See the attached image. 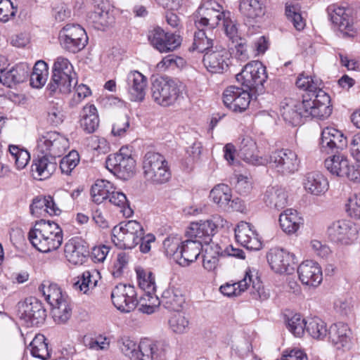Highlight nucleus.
I'll list each match as a JSON object with an SVG mask.
<instances>
[{
	"mask_svg": "<svg viewBox=\"0 0 360 360\" xmlns=\"http://www.w3.org/2000/svg\"><path fill=\"white\" fill-rule=\"evenodd\" d=\"M265 4L262 0H240L239 9L241 13L250 19L261 18L265 13Z\"/></svg>",
	"mask_w": 360,
	"mask_h": 360,
	"instance_id": "nucleus-43",
	"label": "nucleus"
},
{
	"mask_svg": "<svg viewBox=\"0 0 360 360\" xmlns=\"http://www.w3.org/2000/svg\"><path fill=\"white\" fill-rule=\"evenodd\" d=\"M285 15L287 18L292 22L295 28L298 30H302L306 24L305 20L300 13V8L295 5H287L285 7Z\"/></svg>",
	"mask_w": 360,
	"mask_h": 360,
	"instance_id": "nucleus-60",
	"label": "nucleus"
},
{
	"mask_svg": "<svg viewBox=\"0 0 360 360\" xmlns=\"http://www.w3.org/2000/svg\"><path fill=\"white\" fill-rule=\"evenodd\" d=\"M32 69L30 85L34 88H41L45 84L49 76L48 65L44 61L39 60Z\"/></svg>",
	"mask_w": 360,
	"mask_h": 360,
	"instance_id": "nucleus-48",
	"label": "nucleus"
},
{
	"mask_svg": "<svg viewBox=\"0 0 360 360\" xmlns=\"http://www.w3.org/2000/svg\"><path fill=\"white\" fill-rule=\"evenodd\" d=\"M148 39L151 45L160 53L174 51L181 43L179 35L165 32L160 27H154L148 34Z\"/></svg>",
	"mask_w": 360,
	"mask_h": 360,
	"instance_id": "nucleus-18",
	"label": "nucleus"
},
{
	"mask_svg": "<svg viewBox=\"0 0 360 360\" xmlns=\"http://www.w3.org/2000/svg\"><path fill=\"white\" fill-rule=\"evenodd\" d=\"M324 164L332 175L347 177L354 182H360V165L351 164L345 155H334L327 158Z\"/></svg>",
	"mask_w": 360,
	"mask_h": 360,
	"instance_id": "nucleus-13",
	"label": "nucleus"
},
{
	"mask_svg": "<svg viewBox=\"0 0 360 360\" xmlns=\"http://www.w3.org/2000/svg\"><path fill=\"white\" fill-rule=\"evenodd\" d=\"M80 126L87 134L94 133L99 126V117L96 108L93 104L83 107L80 112Z\"/></svg>",
	"mask_w": 360,
	"mask_h": 360,
	"instance_id": "nucleus-40",
	"label": "nucleus"
},
{
	"mask_svg": "<svg viewBox=\"0 0 360 360\" xmlns=\"http://www.w3.org/2000/svg\"><path fill=\"white\" fill-rule=\"evenodd\" d=\"M28 239L33 247L41 252L57 250L63 243V231L53 221L41 220L28 233Z\"/></svg>",
	"mask_w": 360,
	"mask_h": 360,
	"instance_id": "nucleus-2",
	"label": "nucleus"
},
{
	"mask_svg": "<svg viewBox=\"0 0 360 360\" xmlns=\"http://www.w3.org/2000/svg\"><path fill=\"white\" fill-rule=\"evenodd\" d=\"M303 222V219L300 217L297 210L293 209H287L279 216V223L282 230L288 233H295Z\"/></svg>",
	"mask_w": 360,
	"mask_h": 360,
	"instance_id": "nucleus-42",
	"label": "nucleus"
},
{
	"mask_svg": "<svg viewBox=\"0 0 360 360\" xmlns=\"http://www.w3.org/2000/svg\"><path fill=\"white\" fill-rule=\"evenodd\" d=\"M108 200L110 203L120 207L122 209L121 212L123 213L124 216L129 217L133 214V210L129 207L127 197L122 192L115 191V188H114L113 191Z\"/></svg>",
	"mask_w": 360,
	"mask_h": 360,
	"instance_id": "nucleus-54",
	"label": "nucleus"
},
{
	"mask_svg": "<svg viewBox=\"0 0 360 360\" xmlns=\"http://www.w3.org/2000/svg\"><path fill=\"white\" fill-rule=\"evenodd\" d=\"M16 84L24 82L29 77L31 67L26 63H20L12 67Z\"/></svg>",
	"mask_w": 360,
	"mask_h": 360,
	"instance_id": "nucleus-61",
	"label": "nucleus"
},
{
	"mask_svg": "<svg viewBox=\"0 0 360 360\" xmlns=\"http://www.w3.org/2000/svg\"><path fill=\"white\" fill-rule=\"evenodd\" d=\"M198 30L194 34L192 50L205 53L214 49V39L205 33L203 28Z\"/></svg>",
	"mask_w": 360,
	"mask_h": 360,
	"instance_id": "nucleus-50",
	"label": "nucleus"
},
{
	"mask_svg": "<svg viewBox=\"0 0 360 360\" xmlns=\"http://www.w3.org/2000/svg\"><path fill=\"white\" fill-rule=\"evenodd\" d=\"M329 339L338 349L348 352L355 344L353 333L349 326L342 322L331 325L328 330Z\"/></svg>",
	"mask_w": 360,
	"mask_h": 360,
	"instance_id": "nucleus-22",
	"label": "nucleus"
},
{
	"mask_svg": "<svg viewBox=\"0 0 360 360\" xmlns=\"http://www.w3.org/2000/svg\"><path fill=\"white\" fill-rule=\"evenodd\" d=\"M302 184L307 193L316 196L324 194L329 187L328 179L318 172L307 173L303 179Z\"/></svg>",
	"mask_w": 360,
	"mask_h": 360,
	"instance_id": "nucleus-32",
	"label": "nucleus"
},
{
	"mask_svg": "<svg viewBox=\"0 0 360 360\" xmlns=\"http://www.w3.org/2000/svg\"><path fill=\"white\" fill-rule=\"evenodd\" d=\"M226 12L222 6L216 1H205L194 13L195 25L197 29L205 27L214 29L220 24Z\"/></svg>",
	"mask_w": 360,
	"mask_h": 360,
	"instance_id": "nucleus-9",
	"label": "nucleus"
},
{
	"mask_svg": "<svg viewBox=\"0 0 360 360\" xmlns=\"http://www.w3.org/2000/svg\"><path fill=\"white\" fill-rule=\"evenodd\" d=\"M125 82L130 100L142 101L146 96L147 77L137 70H132L127 75Z\"/></svg>",
	"mask_w": 360,
	"mask_h": 360,
	"instance_id": "nucleus-28",
	"label": "nucleus"
},
{
	"mask_svg": "<svg viewBox=\"0 0 360 360\" xmlns=\"http://www.w3.org/2000/svg\"><path fill=\"white\" fill-rule=\"evenodd\" d=\"M179 93L177 84L169 77H160L152 82V98L160 105L166 107L173 105L177 100Z\"/></svg>",
	"mask_w": 360,
	"mask_h": 360,
	"instance_id": "nucleus-10",
	"label": "nucleus"
},
{
	"mask_svg": "<svg viewBox=\"0 0 360 360\" xmlns=\"http://www.w3.org/2000/svg\"><path fill=\"white\" fill-rule=\"evenodd\" d=\"M136 274L139 287L147 295H155L157 285L154 274L142 267L136 268Z\"/></svg>",
	"mask_w": 360,
	"mask_h": 360,
	"instance_id": "nucleus-44",
	"label": "nucleus"
},
{
	"mask_svg": "<svg viewBox=\"0 0 360 360\" xmlns=\"http://www.w3.org/2000/svg\"><path fill=\"white\" fill-rule=\"evenodd\" d=\"M160 301L166 309L179 311L185 304V297L179 288L172 286L163 291Z\"/></svg>",
	"mask_w": 360,
	"mask_h": 360,
	"instance_id": "nucleus-39",
	"label": "nucleus"
},
{
	"mask_svg": "<svg viewBox=\"0 0 360 360\" xmlns=\"http://www.w3.org/2000/svg\"><path fill=\"white\" fill-rule=\"evenodd\" d=\"M202 250V242L199 240L188 239L182 243L177 263L182 266H189L194 262Z\"/></svg>",
	"mask_w": 360,
	"mask_h": 360,
	"instance_id": "nucleus-31",
	"label": "nucleus"
},
{
	"mask_svg": "<svg viewBox=\"0 0 360 360\" xmlns=\"http://www.w3.org/2000/svg\"><path fill=\"white\" fill-rule=\"evenodd\" d=\"M328 11L332 22L344 37H354L356 35V28L350 9L333 5L329 6Z\"/></svg>",
	"mask_w": 360,
	"mask_h": 360,
	"instance_id": "nucleus-19",
	"label": "nucleus"
},
{
	"mask_svg": "<svg viewBox=\"0 0 360 360\" xmlns=\"http://www.w3.org/2000/svg\"><path fill=\"white\" fill-rule=\"evenodd\" d=\"M235 236L237 242L248 250H259L262 248L256 231L249 223L240 222L235 229Z\"/></svg>",
	"mask_w": 360,
	"mask_h": 360,
	"instance_id": "nucleus-30",
	"label": "nucleus"
},
{
	"mask_svg": "<svg viewBox=\"0 0 360 360\" xmlns=\"http://www.w3.org/2000/svg\"><path fill=\"white\" fill-rule=\"evenodd\" d=\"M299 279L304 285L316 287L323 280L322 270L320 265L314 261L306 260L297 268Z\"/></svg>",
	"mask_w": 360,
	"mask_h": 360,
	"instance_id": "nucleus-29",
	"label": "nucleus"
},
{
	"mask_svg": "<svg viewBox=\"0 0 360 360\" xmlns=\"http://www.w3.org/2000/svg\"><path fill=\"white\" fill-rule=\"evenodd\" d=\"M31 354L41 360H53L51 359V350L45 336L42 334H37L30 344Z\"/></svg>",
	"mask_w": 360,
	"mask_h": 360,
	"instance_id": "nucleus-45",
	"label": "nucleus"
},
{
	"mask_svg": "<svg viewBox=\"0 0 360 360\" xmlns=\"http://www.w3.org/2000/svg\"><path fill=\"white\" fill-rule=\"evenodd\" d=\"M347 212L350 217L360 219V193L354 194L349 198Z\"/></svg>",
	"mask_w": 360,
	"mask_h": 360,
	"instance_id": "nucleus-63",
	"label": "nucleus"
},
{
	"mask_svg": "<svg viewBox=\"0 0 360 360\" xmlns=\"http://www.w3.org/2000/svg\"><path fill=\"white\" fill-rule=\"evenodd\" d=\"M142 169L146 180L155 185L165 184L171 178L168 162L159 153L147 152L143 158Z\"/></svg>",
	"mask_w": 360,
	"mask_h": 360,
	"instance_id": "nucleus-4",
	"label": "nucleus"
},
{
	"mask_svg": "<svg viewBox=\"0 0 360 360\" xmlns=\"http://www.w3.org/2000/svg\"><path fill=\"white\" fill-rule=\"evenodd\" d=\"M94 10L89 15V21L95 29L104 30L114 22L113 16L109 13L110 5L107 0H92Z\"/></svg>",
	"mask_w": 360,
	"mask_h": 360,
	"instance_id": "nucleus-27",
	"label": "nucleus"
},
{
	"mask_svg": "<svg viewBox=\"0 0 360 360\" xmlns=\"http://www.w3.org/2000/svg\"><path fill=\"white\" fill-rule=\"evenodd\" d=\"M269 163L283 174H292L298 169L299 160L297 154L289 149H281L272 152Z\"/></svg>",
	"mask_w": 360,
	"mask_h": 360,
	"instance_id": "nucleus-21",
	"label": "nucleus"
},
{
	"mask_svg": "<svg viewBox=\"0 0 360 360\" xmlns=\"http://www.w3.org/2000/svg\"><path fill=\"white\" fill-rule=\"evenodd\" d=\"M79 162V153L75 150H72L60 161V169L62 173L68 175L76 167Z\"/></svg>",
	"mask_w": 360,
	"mask_h": 360,
	"instance_id": "nucleus-59",
	"label": "nucleus"
},
{
	"mask_svg": "<svg viewBox=\"0 0 360 360\" xmlns=\"http://www.w3.org/2000/svg\"><path fill=\"white\" fill-rule=\"evenodd\" d=\"M53 307V319L58 323H65L70 318L72 309L66 299Z\"/></svg>",
	"mask_w": 360,
	"mask_h": 360,
	"instance_id": "nucleus-55",
	"label": "nucleus"
},
{
	"mask_svg": "<svg viewBox=\"0 0 360 360\" xmlns=\"http://www.w3.org/2000/svg\"><path fill=\"white\" fill-rule=\"evenodd\" d=\"M129 127V121L127 116H121L116 119L115 121L112 129V134L114 136H122L126 132L127 129Z\"/></svg>",
	"mask_w": 360,
	"mask_h": 360,
	"instance_id": "nucleus-64",
	"label": "nucleus"
},
{
	"mask_svg": "<svg viewBox=\"0 0 360 360\" xmlns=\"http://www.w3.org/2000/svg\"><path fill=\"white\" fill-rule=\"evenodd\" d=\"M288 198V194L283 188L269 186L264 194L263 200L268 207L280 210L287 206Z\"/></svg>",
	"mask_w": 360,
	"mask_h": 360,
	"instance_id": "nucleus-38",
	"label": "nucleus"
},
{
	"mask_svg": "<svg viewBox=\"0 0 360 360\" xmlns=\"http://www.w3.org/2000/svg\"><path fill=\"white\" fill-rule=\"evenodd\" d=\"M210 200L226 212H243L245 206L238 198H232L231 188L224 184L216 185L210 193Z\"/></svg>",
	"mask_w": 360,
	"mask_h": 360,
	"instance_id": "nucleus-14",
	"label": "nucleus"
},
{
	"mask_svg": "<svg viewBox=\"0 0 360 360\" xmlns=\"http://www.w3.org/2000/svg\"><path fill=\"white\" fill-rule=\"evenodd\" d=\"M111 298L115 307L122 312H130L138 303L136 292L131 285L120 284L112 291Z\"/></svg>",
	"mask_w": 360,
	"mask_h": 360,
	"instance_id": "nucleus-17",
	"label": "nucleus"
},
{
	"mask_svg": "<svg viewBox=\"0 0 360 360\" xmlns=\"http://www.w3.org/2000/svg\"><path fill=\"white\" fill-rule=\"evenodd\" d=\"M69 148L68 139L56 131H46L39 136L37 150L52 158L60 157Z\"/></svg>",
	"mask_w": 360,
	"mask_h": 360,
	"instance_id": "nucleus-11",
	"label": "nucleus"
},
{
	"mask_svg": "<svg viewBox=\"0 0 360 360\" xmlns=\"http://www.w3.org/2000/svg\"><path fill=\"white\" fill-rule=\"evenodd\" d=\"M182 243L181 238L177 236H168L163 242V247L166 255L168 257H173L176 262Z\"/></svg>",
	"mask_w": 360,
	"mask_h": 360,
	"instance_id": "nucleus-57",
	"label": "nucleus"
},
{
	"mask_svg": "<svg viewBox=\"0 0 360 360\" xmlns=\"http://www.w3.org/2000/svg\"><path fill=\"white\" fill-rule=\"evenodd\" d=\"M239 155L245 162L254 165H264L266 160L257 155L256 142L250 136L242 139L239 146Z\"/></svg>",
	"mask_w": 360,
	"mask_h": 360,
	"instance_id": "nucleus-37",
	"label": "nucleus"
},
{
	"mask_svg": "<svg viewBox=\"0 0 360 360\" xmlns=\"http://www.w3.org/2000/svg\"><path fill=\"white\" fill-rule=\"evenodd\" d=\"M320 101L314 103L309 95L302 96L301 103L293 98H285L281 103V114L283 120L293 125H297L301 122L302 117H311L318 119H325L332 112L330 97L326 96L322 92L318 95Z\"/></svg>",
	"mask_w": 360,
	"mask_h": 360,
	"instance_id": "nucleus-1",
	"label": "nucleus"
},
{
	"mask_svg": "<svg viewBox=\"0 0 360 360\" xmlns=\"http://www.w3.org/2000/svg\"><path fill=\"white\" fill-rule=\"evenodd\" d=\"M216 228V224L212 220L192 222L186 231V235L191 239L201 240L206 245L210 244V236L214 235Z\"/></svg>",
	"mask_w": 360,
	"mask_h": 360,
	"instance_id": "nucleus-33",
	"label": "nucleus"
},
{
	"mask_svg": "<svg viewBox=\"0 0 360 360\" xmlns=\"http://www.w3.org/2000/svg\"><path fill=\"white\" fill-rule=\"evenodd\" d=\"M237 81L252 94L259 95L264 92V84L267 79L266 67L258 60L247 63L236 76Z\"/></svg>",
	"mask_w": 360,
	"mask_h": 360,
	"instance_id": "nucleus-6",
	"label": "nucleus"
},
{
	"mask_svg": "<svg viewBox=\"0 0 360 360\" xmlns=\"http://www.w3.org/2000/svg\"><path fill=\"white\" fill-rule=\"evenodd\" d=\"M202 266L208 271H214L218 266L221 250L217 244H207L204 249Z\"/></svg>",
	"mask_w": 360,
	"mask_h": 360,
	"instance_id": "nucleus-47",
	"label": "nucleus"
},
{
	"mask_svg": "<svg viewBox=\"0 0 360 360\" xmlns=\"http://www.w3.org/2000/svg\"><path fill=\"white\" fill-rule=\"evenodd\" d=\"M57 164L55 158L43 155H38L32 165V173L34 179L44 180L49 179L56 171Z\"/></svg>",
	"mask_w": 360,
	"mask_h": 360,
	"instance_id": "nucleus-35",
	"label": "nucleus"
},
{
	"mask_svg": "<svg viewBox=\"0 0 360 360\" xmlns=\"http://www.w3.org/2000/svg\"><path fill=\"white\" fill-rule=\"evenodd\" d=\"M77 84L76 73L73 66L66 58L58 57L53 65L51 81L48 85L51 93L58 91L62 94H68L72 89V85Z\"/></svg>",
	"mask_w": 360,
	"mask_h": 360,
	"instance_id": "nucleus-3",
	"label": "nucleus"
},
{
	"mask_svg": "<svg viewBox=\"0 0 360 360\" xmlns=\"http://www.w3.org/2000/svg\"><path fill=\"white\" fill-rule=\"evenodd\" d=\"M251 99L248 89L244 90L240 87L231 86L223 93L224 105L233 112H243L250 105Z\"/></svg>",
	"mask_w": 360,
	"mask_h": 360,
	"instance_id": "nucleus-24",
	"label": "nucleus"
},
{
	"mask_svg": "<svg viewBox=\"0 0 360 360\" xmlns=\"http://www.w3.org/2000/svg\"><path fill=\"white\" fill-rule=\"evenodd\" d=\"M20 318L27 326H38L44 323L46 312L43 304L36 298H30L19 309Z\"/></svg>",
	"mask_w": 360,
	"mask_h": 360,
	"instance_id": "nucleus-23",
	"label": "nucleus"
},
{
	"mask_svg": "<svg viewBox=\"0 0 360 360\" xmlns=\"http://www.w3.org/2000/svg\"><path fill=\"white\" fill-rule=\"evenodd\" d=\"M169 329L176 334L186 333L190 329V320L188 316L183 312L173 314L169 319Z\"/></svg>",
	"mask_w": 360,
	"mask_h": 360,
	"instance_id": "nucleus-49",
	"label": "nucleus"
},
{
	"mask_svg": "<svg viewBox=\"0 0 360 360\" xmlns=\"http://www.w3.org/2000/svg\"><path fill=\"white\" fill-rule=\"evenodd\" d=\"M119 347L122 352L130 359H139V345L127 337H124L119 341Z\"/></svg>",
	"mask_w": 360,
	"mask_h": 360,
	"instance_id": "nucleus-58",
	"label": "nucleus"
},
{
	"mask_svg": "<svg viewBox=\"0 0 360 360\" xmlns=\"http://www.w3.org/2000/svg\"><path fill=\"white\" fill-rule=\"evenodd\" d=\"M138 360H165V352L160 343L145 339L139 344Z\"/></svg>",
	"mask_w": 360,
	"mask_h": 360,
	"instance_id": "nucleus-36",
	"label": "nucleus"
},
{
	"mask_svg": "<svg viewBox=\"0 0 360 360\" xmlns=\"http://www.w3.org/2000/svg\"><path fill=\"white\" fill-rule=\"evenodd\" d=\"M221 22L226 34L231 39H233L238 36L236 24L233 20L231 13L229 11H226L224 17L222 18Z\"/></svg>",
	"mask_w": 360,
	"mask_h": 360,
	"instance_id": "nucleus-62",
	"label": "nucleus"
},
{
	"mask_svg": "<svg viewBox=\"0 0 360 360\" xmlns=\"http://www.w3.org/2000/svg\"><path fill=\"white\" fill-rule=\"evenodd\" d=\"M248 289L254 300L264 301L269 297V292L264 290L260 281L257 278L252 280L250 271H246L244 278L238 283H226L220 287L221 292L228 297L238 296Z\"/></svg>",
	"mask_w": 360,
	"mask_h": 360,
	"instance_id": "nucleus-7",
	"label": "nucleus"
},
{
	"mask_svg": "<svg viewBox=\"0 0 360 360\" xmlns=\"http://www.w3.org/2000/svg\"><path fill=\"white\" fill-rule=\"evenodd\" d=\"M39 290L51 306H56V304H58V302L65 299L57 284L42 283L39 287Z\"/></svg>",
	"mask_w": 360,
	"mask_h": 360,
	"instance_id": "nucleus-51",
	"label": "nucleus"
},
{
	"mask_svg": "<svg viewBox=\"0 0 360 360\" xmlns=\"http://www.w3.org/2000/svg\"><path fill=\"white\" fill-rule=\"evenodd\" d=\"M356 225L349 220H338L332 222L328 227V239L335 243L350 244L357 236Z\"/></svg>",
	"mask_w": 360,
	"mask_h": 360,
	"instance_id": "nucleus-15",
	"label": "nucleus"
},
{
	"mask_svg": "<svg viewBox=\"0 0 360 360\" xmlns=\"http://www.w3.org/2000/svg\"><path fill=\"white\" fill-rule=\"evenodd\" d=\"M319 81L317 79H314L309 76H304L303 74L300 75L297 81L296 85L299 89H302L305 91L302 96L309 95L310 98L317 103V101H320V97L318 95L321 92L324 94L326 96H329L325 91H323L320 87Z\"/></svg>",
	"mask_w": 360,
	"mask_h": 360,
	"instance_id": "nucleus-41",
	"label": "nucleus"
},
{
	"mask_svg": "<svg viewBox=\"0 0 360 360\" xmlns=\"http://www.w3.org/2000/svg\"><path fill=\"white\" fill-rule=\"evenodd\" d=\"M347 146V139L344 134L333 127H326L321 131L320 147L326 153H336Z\"/></svg>",
	"mask_w": 360,
	"mask_h": 360,
	"instance_id": "nucleus-25",
	"label": "nucleus"
},
{
	"mask_svg": "<svg viewBox=\"0 0 360 360\" xmlns=\"http://www.w3.org/2000/svg\"><path fill=\"white\" fill-rule=\"evenodd\" d=\"M8 150L17 169H22L25 168L30 159L28 151L21 149L17 146H9Z\"/></svg>",
	"mask_w": 360,
	"mask_h": 360,
	"instance_id": "nucleus-56",
	"label": "nucleus"
},
{
	"mask_svg": "<svg viewBox=\"0 0 360 360\" xmlns=\"http://www.w3.org/2000/svg\"><path fill=\"white\" fill-rule=\"evenodd\" d=\"M59 41L66 51L77 53L86 46L88 37L79 25L68 24L60 31Z\"/></svg>",
	"mask_w": 360,
	"mask_h": 360,
	"instance_id": "nucleus-12",
	"label": "nucleus"
},
{
	"mask_svg": "<svg viewBox=\"0 0 360 360\" xmlns=\"http://www.w3.org/2000/svg\"><path fill=\"white\" fill-rule=\"evenodd\" d=\"M306 332L316 340H323L328 334L326 323L318 317L307 319Z\"/></svg>",
	"mask_w": 360,
	"mask_h": 360,
	"instance_id": "nucleus-52",
	"label": "nucleus"
},
{
	"mask_svg": "<svg viewBox=\"0 0 360 360\" xmlns=\"http://www.w3.org/2000/svg\"><path fill=\"white\" fill-rule=\"evenodd\" d=\"M144 230L136 220L121 222L112 230V241L120 249H132L140 243Z\"/></svg>",
	"mask_w": 360,
	"mask_h": 360,
	"instance_id": "nucleus-5",
	"label": "nucleus"
},
{
	"mask_svg": "<svg viewBox=\"0 0 360 360\" xmlns=\"http://www.w3.org/2000/svg\"><path fill=\"white\" fill-rule=\"evenodd\" d=\"M99 273L96 270L85 271L72 281L75 290L85 295H91L97 285Z\"/></svg>",
	"mask_w": 360,
	"mask_h": 360,
	"instance_id": "nucleus-34",
	"label": "nucleus"
},
{
	"mask_svg": "<svg viewBox=\"0 0 360 360\" xmlns=\"http://www.w3.org/2000/svg\"><path fill=\"white\" fill-rule=\"evenodd\" d=\"M105 166L118 178L127 180L135 173L136 161L129 153L128 148L122 147L118 153L108 156Z\"/></svg>",
	"mask_w": 360,
	"mask_h": 360,
	"instance_id": "nucleus-8",
	"label": "nucleus"
},
{
	"mask_svg": "<svg viewBox=\"0 0 360 360\" xmlns=\"http://www.w3.org/2000/svg\"><path fill=\"white\" fill-rule=\"evenodd\" d=\"M269 264L277 274H291L296 265L294 254L282 248H273L266 255Z\"/></svg>",
	"mask_w": 360,
	"mask_h": 360,
	"instance_id": "nucleus-16",
	"label": "nucleus"
},
{
	"mask_svg": "<svg viewBox=\"0 0 360 360\" xmlns=\"http://www.w3.org/2000/svg\"><path fill=\"white\" fill-rule=\"evenodd\" d=\"M113 189V185L110 181L98 179L91 186V193L93 201L100 204L108 200Z\"/></svg>",
	"mask_w": 360,
	"mask_h": 360,
	"instance_id": "nucleus-46",
	"label": "nucleus"
},
{
	"mask_svg": "<svg viewBox=\"0 0 360 360\" xmlns=\"http://www.w3.org/2000/svg\"><path fill=\"white\" fill-rule=\"evenodd\" d=\"M231 54L229 51L219 45L207 51L203 56V63L211 73L221 74L227 70Z\"/></svg>",
	"mask_w": 360,
	"mask_h": 360,
	"instance_id": "nucleus-20",
	"label": "nucleus"
},
{
	"mask_svg": "<svg viewBox=\"0 0 360 360\" xmlns=\"http://www.w3.org/2000/svg\"><path fill=\"white\" fill-rule=\"evenodd\" d=\"M89 254V251L86 243L80 238H72L65 244V257L72 264H83L86 262Z\"/></svg>",
	"mask_w": 360,
	"mask_h": 360,
	"instance_id": "nucleus-26",
	"label": "nucleus"
},
{
	"mask_svg": "<svg viewBox=\"0 0 360 360\" xmlns=\"http://www.w3.org/2000/svg\"><path fill=\"white\" fill-rule=\"evenodd\" d=\"M307 321L300 314H295L288 317L287 327L295 337H302L306 331Z\"/></svg>",
	"mask_w": 360,
	"mask_h": 360,
	"instance_id": "nucleus-53",
	"label": "nucleus"
}]
</instances>
